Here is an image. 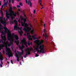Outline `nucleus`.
<instances>
[{
	"label": "nucleus",
	"mask_w": 76,
	"mask_h": 76,
	"mask_svg": "<svg viewBox=\"0 0 76 76\" xmlns=\"http://www.w3.org/2000/svg\"><path fill=\"white\" fill-rule=\"evenodd\" d=\"M37 53H39V52H40V50H39V49H38L37 50Z\"/></svg>",
	"instance_id": "37"
},
{
	"label": "nucleus",
	"mask_w": 76,
	"mask_h": 76,
	"mask_svg": "<svg viewBox=\"0 0 76 76\" xmlns=\"http://www.w3.org/2000/svg\"><path fill=\"white\" fill-rule=\"evenodd\" d=\"M4 14L3 12L1 14V17H0V23L1 22V23H2L3 24H4V26H6V22L5 21H4L2 19L3 18ZM4 27L2 25H1L0 23V31H2V29H3Z\"/></svg>",
	"instance_id": "3"
},
{
	"label": "nucleus",
	"mask_w": 76,
	"mask_h": 76,
	"mask_svg": "<svg viewBox=\"0 0 76 76\" xmlns=\"http://www.w3.org/2000/svg\"><path fill=\"white\" fill-rule=\"evenodd\" d=\"M5 12H6V17H7L6 20H8V19L10 17L9 15H10V13L8 12V10H6Z\"/></svg>",
	"instance_id": "11"
},
{
	"label": "nucleus",
	"mask_w": 76,
	"mask_h": 76,
	"mask_svg": "<svg viewBox=\"0 0 76 76\" xmlns=\"http://www.w3.org/2000/svg\"><path fill=\"white\" fill-rule=\"evenodd\" d=\"M1 52H0V57H1Z\"/></svg>",
	"instance_id": "52"
},
{
	"label": "nucleus",
	"mask_w": 76,
	"mask_h": 76,
	"mask_svg": "<svg viewBox=\"0 0 76 76\" xmlns=\"http://www.w3.org/2000/svg\"><path fill=\"white\" fill-rule=\"evenodd\" d=\"M10 50H11L10 48H7L6 49V51L7 52L9 58H10V56H13V54H12V52H9Z\"/></svg>",
	"instance_id": "7"
},
{
	"label": "nucleus",
	"mask_w": 76,
	"mask_h": 76,
	"mask_svg": "<svg viewBox=\"0 0 76 76\" xmlns=\"http://www.w3.org/2000/svg\"><path fill=\"white\" fill-rule=\"evenodd\" d=\"M12 8L11 6L10 8V9H9V12H10V13H11V12H12Z\"/></svg>",
	"instance_id": "17"
},
{
	"label": "nucleus",
	"mask_w": 76,
	"mask_h": 76,
	"mask_svg": "<svg viewBox=\"0 0 76 76\" xmlns=\"http://www.w3.org/2000/svg\"><path fill=\"white\" fill-rule=\"evenodd\" d=\"M29 2L30 3V0H28V4H29Z\"/></svg>",
	"instance_id": "43"
},
{
	"label": "nucleus",
	"mask_w": 76,
	"mask_h": 76,
	"mask_svg": "<svg viewBox=\"0 0 76 76\" xmlns=\"http://www.w3.org/2000/svg\"><path fill=\"white\" fill-rule=\"evenodd\" d=\"M21 58H22V59H23V56H21Z\"/></svg>",
	"instance_id": "56"
},
{
	"label": "nucleus",
	"mask_w": 76,
	"mask_h": 76,
	"mask_svg": "<svg viewBox=\"0 0 76 76\" xmlns=\"http://www.w3.org/2000/svg\"><path fill=\"white\" fill-rule=\"evenodd\" d=\"M20 18H21V21L24 20V23L22 21L21 22L22 26L24 27V28H23V30L25 31L26 33L27 31H30L31 30V27H27V26H28V25L27 23H25L26 21V18H24L22 15L20 16Z\"/></svg>",
	"instance_id": "1"
},
{
	"label": "nucleus",
	"mask_w": 76,
	"mask_h": 76,
	"mask_svg": "<svg viewBox=\"0 0 76 76\" xmlns=\"http://www.w3.org/2000/svg\"><path fill=\"white\" fill-rule=\"evenodd\" d=\"M4 4H3V5H2V7H1V9L2 10H3V7H4Z\"/></svg>",
	"instance_id": "28"
},
{
	"label": "nucleus",
	"mask_w": 76,
	"mask_h": 76,
	"mask_svg": "<svg viewBox=\"0 0 76 76\" xmlns=\"http://www.w3.org/2000/svg\"><path fill=\"white\" fill-rule=\"evenodd\" d=\"M39 55H38V54H37L36 53V57H37V56H39Z\"/></svg>",
	"instance_id": "36"
},
{
	"label": "nucleus",
	"mask_w": 76,
	"mask_h": 76,
	"mask_svg": "<svg viewBox=\"0 0 76 76\" xmlns=\"http://www.w3.org/2000/svg\"><path fill=\"white\" fill-rule=\"evenodd\" d=\"M33 52H35V50H34V51H33Z\"/></svg>",
	"instance_id": "59"
},
{
	"label": "nucleus",
	"mask_w": 76,
	"mask_h": 76,
	"mask_svg": "<svg viewBox=\"0 0 76 76\" xmlns=\"http://www.w3.org/2000/svg\"><path fill=\"white\" fill-rule=\"evenodd\" d=\"M18 11H20V8H18Z\"/></svg>",
	"instance_id": "53"
},
{
	"label": "nucleus",
	"mask_w": 76,
	"mask_h": 76,
	"mask_svg": "<svg viewBox=\"0 0 76 76\" xmlns=\"http://www.w3.org/2000/svg\"><path fill=\"white\" fill-rule=\"evenodd\" d=\"M39 2L40 3H42V0H39Z\"/></svg>",
	"instance_id": "35"
},
{
	"label": "nucleus",
	"mask_w": 76,
	"mask_h": 76,
	"mask_svg": "<svg viewBox=\"0 0 76 76\" xmlns=\"http://www.w3.org/2000/svg\"><path fill=\"white\" fill-rule=\"evenodd\" d=\"M4 1H5H5H6V0H4Z\"/></svg>",
	"instance_id": "62"
},
{
	"label": "nucleus",
	"mask_w": 76,
	"mask_h": 76,
	"mask_svg": "<svg viewBox=\"0 0 76 76\" xmlns=\"http://www.w3.org/2000/svg\"><path fill=\"white\" fill-rule=\"evenodd\" d=\"M40 5H41V6H42V5L41 3H40Z\"/></svg>",
	"instance_id": "51"
},
{
	"label": "nucleus",
	"mask_w": 76,
	"mask_h": 76,
	"mask_svg": "<svg viewBox=\"0 0 76 76\" xmlns=\"http://www.w3.org/2000/svg\"><path fill=\"white\" fill-rule=\"evenodd\" d=\"M17 1H20V0H17Z\"/></svg>",
	"instance_id": "60"
},
{
	"label": "nucleus",
	"mask_w": 76,
	"mask_h": 76,
	"mask_svg": "<svg viewBox=\"0 0 76 76\" xmlns=\"http://www.w3.org/2000/svg\"><path fill=\"white\" fill-rule=\"evenodd\" d=\"M33 49L32 48H27L25 50V51L26 52V56L27 55H30V50H33Z\"/></svg>",
	"instance_id": "6"
},
{
	"label": "nucleus",
	"mask_w": 76,
	"mask_h": 76,
	"mask_svg": "<svg viewBox=\"0 0 76 76\" xmlns=\"http://www.w3.org/2000/svg\"><path fill=\"white\" fill-rule=\"evenodd\" d=\"M7 3H6V2H5V3H4V6H7Z\"/></svg>",
	"instance_id": "26"
},
{
	"label": "nucleus",
	"mask_w": 76,
	"mask_h": 76,
	"mask_svg": "<svg viewBox=\"0 0 76 76\" xmlns=\"http://www.w3.org/2000/svg\"><path fill=\"white\" fill-rule=\"evenodd\" d=\"M17 57V61H18V62H19V61H20V59H19L18 58V57Z\"/></svg>",
	"instance_id": "30"
},
{
	"label": "nucleus",
	"mask_w": 76,
	"mask_h": 76,
	"mask_svg": "<svg viewBox=\"0 0 76 76\" xmlns=\"http://www.w3.org/2000/svg\"><path fill=\"white\" fill-rule=\"evenodd\" d=\"M36 36V34H35L34 35L32 36V37L33 38V39L34 40H35V39H38V37H35Z\"/></svg>",
	"instance_id": "16"
},
{
	"label": "nucleus",
	"mask_w": 76,
	"mask_h": 76,
	"mask_svg": "<svg viewBox=\"0 0 76 76\" xmlns=\"http://www.w3.org/2000/svg\"><path fill=\"white\" fill-rule=\"evenodd\" d=\"M9 0V2H8V4H10L11 0Z\"/></svg>",
	"instance_id": "33"
},
{
	"label": "nucleus",
	"mask_w": 76,
	"mask_h": 76,
	"mask_svg": "<svg viewBox=\"0 0 76 76\" xmlns=\"http://www.w3.org/2000/svg\"><path fill=\"white\" fill-rule=\"evenodd\" d=\"M1 1H0V6H1Z\"/></svg>",
	"instance_id": "47"
},
{
	"label": "nucleus",
	"mask_w": 76,
	"mask_h": 76,
	"mask_svg": "<svg viewBox=\"0 0 76 76\" xmlns=\"http://www.w3.org/2000/svg\"><path fill=\"white\" fill-rule=\"evenodd\" d=\"M14 21L15 23V24L14 26V30H16V29L17 28L18 24L17 23V20H14Z\"/></svg>",
	"instance_id": "10"
},
{
	"label": "nucleus",
	"mask_w": 76,
	"mask_h": 76,
	"mask_svg": "<svg viewBox=\"0 0 76 76\" xmlns=\"http://www.w3.org/2000/svg\"><path fill=\"white\" fill-rule=\"evenodd\" d=\"M1 64H2V65H3V61H1Z\"/></svg>",
	"instance_id": "48"
},
{
	"label": "nucleus",
	"mask_w": 76,
	"mask_h": 76,
	"mask_svg": "<svg viewBox=\"0 0 76 76\" xmlns=\"http://www.w3.org/2000/svg\"><path fill=\"white\" fill-rule=\"evenodd\" d=\"M10 32L9 33H8L7 36L8 40H10V42L9 43L8 41H7V42H5V43L8 46H12V45H13V43L14 42V37H13L12 34H10Z\"/></svg>",
	"instance_id": "2"
},
{
	"label": "nucleus",
	"mask_w": 76,
	"mask_h": 76,
	"mask_svg": "<svg viewBox=\"0 0 76 76\" xmlns=\"http://www.w3.org/2000/svg\"><path fill=\"white\" fill-rule=\"evenodd\" d=\"M7 64H9V61H7Z\"/></svg>",
	"instance_id": "54"
},
{
	"label": "nucleus",
	"mask_w": 76,
	"mask_h": 76,
	"mask_svg": "<svg viewBox=\"0 0 76 76\" xmlns=\"http://www.w3.org/2000/svg\"><path fill=\"white\" fill-rule=\"evenodd\" d=\"M11 63L13 64V61L12 60H11Z\"/></svg>",
	"instance_id": "42"
},
{
	"label": "nucleus",
	"mask_w": 76,
	"mask_h": 76,
	"mask_svg": "<svg viewBox=\"0 0 76 76\" xmlns=\"http://www.w3.org/2000/svg\"><path fill=\"white\" fill-rule=\"evenodd\" d=\"M21 42L23 44H24L25 45H26V42L25 38H23V40H21Z\"/></svg>",
	"instance_id": "14"
},
{
	"label": "nucleus",
	"mask_w": 76,
	"mask_h": 76,
	"mask_svg": "<svg viewBox=\"0 0 76 76\" xmlns=\"http://www.w3.org/2000/svg\"><path fill=\"white\" fill-rule=\"evenodd\" d=\"M1 14L2 13H3L1 8Z\"/></svg>",
	"instance_id": "34"
},
{
	"label": "nucleus",
	"mask_w": 76,
	"mask_h": 76,
	"mask_svg": "<svg viewBox=\"0 0 76 76\" xmlns=\"http://www.w3.org/2000/svg\"><path fill=\"white\" fill-rule=\"evenodd\" d=\"M3 53H4V54H5V52L4 50H3Z\"/></svg>",
	"instance_id": "46"
},
{
	"label": "nucleus",
	"mask_w": 76,
	"mask_h": 76,
	"mask_svg": "<svg viewBox=\"0 0 76 76\" xmlns=\"http://www.w3.org/2000/svg\"><path fill=\"white\" fill-rule=\"evenodd\" d=\"M15 56H16V57H17L18 58V59H19V56L17 53H15Z\"/></svg>",
	"instance_id": "18"
},
{
	"label": "nucleus",
	"mask_w": 76,
	"mask_h": 76,
	"mask_svg": "<svg viewBox=\"0 0 76 76\" xmlns=\"http://www.w3.org/2000/svg\"><path fill=\"white\" fill-rule=\"evenodd\" d=\"M19 49H20L21 50V55L23 54V48H24V46H23V44H22L21 46H20V45H19Z\"/></svg>",
	"instance_id": "9"
},
{
	"label": "nucleus",
	"mask_w": 76,
	"mask_h": 76,
	"mask_svg": "<svg viewBox=\"0 0 76 76\" xmlns=\"http://www.w3.org/2000/svg\"><path fill=\"white\" fill-rule=\"evenodd\" d=\"M8 5H9V7H10H10L11 6V4H8Z\"/></svg>",
	"instance_id": "38"
},
{
	"label": "nucleus",
	"mask_w": 76,
	"mask_h": 76,
	"mask_svg": "<svg viewBox=\"0 0 76 76\" xmlns=\"http://www.w3.org/2000/svg\"><path fill=\"white\" fill-rule=\"evenodd\" d=\"M13 15L14 16H16V13H15L14 11H12L10 13V16L11 17V19L13 20Z\"/></svg>",
	"instance_id": "8"
},
{
	"label": "nucleus",
	"mask_w": 76,
	"mask_h": 76,
	"mask_svg": "<svg viewBox=\"0 0 76 76\" xmlns=\"http://www.w3.org/2000/svg\"><path fill=\"white\" fill-rule=\"evenodd\" d=\"M17 52H18V53L19 54L20 56H21V55H22L21 52V53L19 52V51H17Z\"/></svg>",
	"instance_id": "21"
},
{
	"label": "nucleus",
	"mask_w": 76,
	"mask_h": 76,
	"mask_svg": "<svg viewBox=\"0 0 76 76\" xmlns=\"http://www.w3.org/2000/svg\"><path fill=\"white\" fill-rule=\"evenodd\" d=\"M20 64L21 65V62H20Z\"/></svg>",
	"instance_id": "63"
},
{
	"label": "nucleus",
	"mask_w": 76,
	"mask_h": 76,
	"mask_svg": "<svg viewBox=\"0 0 76 76\" xmlns=\"http://www.w3.org/2000/svg\"><path fill=\"white\" fill-rule=\"evenodd\" d=\"M0 58L1 61H3V57L2 56V55H1V57Z\"/></svg>",
	"instance_id": "20"
},
{
	"label": "nucleus",
	"mask_w": 76,
	"mask_h": 76,
	"mask_svg": "<svg viewBox=\"0 0 76 76\" xmlns=\"http://www.w3.org/2000/svg\"><path fill=\"white\" fill-rule=\"evenodd\" d=\"M28 45H30L31 44V45H32V42H30H30H28Z\"/></svg>",
	"instance_id": "23"
},
{
	"label": "nucleus",
	"mask_w": 76,
	"mask_h": 76,
	"mask_svg": "<svg viewBox=\"0 0 76 76\" xmlns=\"http://www.w3.org/2000/svg\"><path fill=\"white\" fill-rule=\"evenodd\" d=\"M40 44V43H38L37 46V48H35V50H37L38 49H40V52H42L43 53H44L45 52V50L44 49V46L43 45H40L39 46Z\"/></svg>",
	"instance_id": "4"
},
{
	"label": "nucleus",
	"mask_w": 76,
	"mask_h": 76,
	"mask_svg": "<svg viewBox=\"0 0 76 76\" xmlns=\"http://www.w3.org/2000/svg\"><path fill=\"white\" fill-rule=\"evenodd\" d=\"M32 4L31 2L30 1V6L32 7Z\"/></svg>",
	"instance_id": "24"
},
{
	"label": "nucleus",
	"mask_w": 76,
	"mask_h": 76,
	"mask_svg": "<svg viewBox=\"0 0 76 76\" xmlns=\"http://www.w3.org/2000/svg\"><path fill=\"white\" fill-rule=\"evenodd\" d=\"M0 65L1 66V67H3V66L2 65V64H1V63L0 64Z\"/></svg>",
	"instance_id": "44"
},
{
	"label": "nucleus",
	"mask_w": 76,
	"mask_h": 76,
	"mask_svg": "<svg viewBox=\"0 0 76 76\" xmlns=\"http://www.w3.org/2000/svg\"><path fill=\"white\" fill-rule=\"evenodd\" d=\"M31 33H33L34 32L33 30H31Z\"/></svg>",
	"instance_id": "40"
},
{
	"label": "nucleus",
	"mask_w": 76,
	"mask_h": 76,
	"mask_svg": "<svg viewBox=\"0 0 76 76\" xmlns=\"http://www.w3.org/2000/svg\"><path fill=\"white\" fill-rule=\"evenodd\" d=\"M39 42V40H35L34 41V42L36 43H38Z\"/></svg>",
	"instance_id": "22"
},
{
	"label": "nucleus",
	"mask_w": 76,
	"mask_h": 76,
	"mask_svg": "<svg viewBox=\"0 0 76 76\" xmlns=\"http://www.w3.org/2000/svg\"><path fill=\"white\" fill-rule=\"evenodd\" d=\"M1 38H2V40H4V42H5V41L7 40L6 36H3L2 34H1Z\"/></svg>",
	"instance_id": "15"
},
{
	"label": "nucleus",
	"mask_w": 76,
	"mask_h": 76,
	"mask_svg": "<svg viewBox=\"0 0 76 76\" xmlns=\"http://www.w3.org/2000/svg\"><path fill=\"white\" fill-rule=\"evenodd\" d=\"M26 3H28V1L27 0H26Z\"/></svg>",
	"instance_id": "49"
},
{
	"label": "nucleus",
	"mask_w": 76,
	"mask_h": 76,
	"mask_svg": "<svg viewBox=\"0 0 76 76\" xmlns=\"http://www.w3.org/2000/svg\"><path fill=\"white\" fill-rule=\"evenodd\" d=\"M19 4H20V5L21 6H23V4L22 3H21V2H19Z\"/></svg>",
	"instance_id": "25"
},
{
	"label": "nucleus",
	"mask_w": 76,
	"mask_h": 76,
	"mask_svg": "<svg viewBox=\"0 0 76 76\" xmlns=\"http://www.w3.org/2000/svg\"><path fill=\"white\" fill-rule=\"evenodd\" d=\"M33 13H34V14L35 13H36V10H34Z\"/></svg>",
	"instance_id": "39"
},
{
	"label": "nucleus",
	"mask_w": 76,
	"mask_h": 76,
	"mask_svg": "<svg viewBox=\"0 0 76 76\" xmlns=\"http://www.w3.org/2000/svg\"><path fill=\"white\" fill-rule=\"evenodd\" d=\"M12 35L13 37L14 36V38H15V39L17 40V41L15 40V42L16 43V44L17 45H18L19 42V40H18V39H19L17 35H15L14 33H12Z\"/></svg>",
	"instance_id": "5"
},
{
	"label": "nucleus",
	"mask_w": 76,
	"mask_h": 76,
	"mask_svg": "<svg viewBox=\"0 0 76 76\" xmlns=\"http://www.w3.org/2000/svg\"><path fill=\"white\" fill-rule=\"evenodd\" d=\"M4 29H5V32H6L7 33H10V30H8V28H7L6 27H4Z\"/></svg>",
	"instance_id": "12"
},
{
	"label": "nucleus",
	"mask_w": 76,
	"mask_h": 76,
	"mask_svg": "<svg viewBox=\"0 0 76 76\" xmlns=\"http://www.w3.org/2000/svg\"><path fill=\"white\" fill-rule=\"evenodd\" d=\"M22 27H18V29L20 30V31L19 32V34L20 35V36H22V34L23 31L22 30Z\"/></svg>",
	"instance_id": "13"
},
{
	"label": "nucleus",
	"mask_w": 76,
	"mask_h": 76,
	"mask_svg": "<svg viewBox=\"0 0 76 76\" xmlns=\"http://www.w3.org/2000/svg\"><path fill=\"white\" fill-rule=\"evenodd\" d=\"M32 38H31V37H29L28 39L29 40H32Z\"/></svg>",
	"instance_id": "31"
},
{
	"label": "nucleus",
	"mask_w": 76,
	"mask_h": 76,
	"mask_svg": "<svg viewBox=\"0 0 76 76\" xmlns=\"http://www.w3.org/2000/svg\"><path fill=\"white\" fill-rule=\"evenodd\" d=\"M17 8H20V5H17Z\"/></svg>",
	"instance_id": "27"
},
{
	"label": "nucleus",
	"mask_w": 76,
	"mask_h": 76,
	"mask_svg": "<svg viewBox=\"0 0 76 76\" xmlns=\"http://www.w3.org/2000/svg\"><path fill=\"white\" fill-rule=\"evenodd\" d=\"M1 47L0 46V50H1Z\"/></svg>",
	"instance_id": "57"
},
{
	"label": "nucleus",
	"mask_w": 76,
	"mask_h": 76,
	"mask_svg": "<svg viewBox=\"0 0 76 76\" xmlns=\"http://www.w3.org/2000/svg\"><path fill=\"white\" fill-rule=\"evenodd\" d=\"M45 26V24H44V28Z\"/></svg>",
	"instance_id": "55"
},
{
	"label": "nucleus",
	"mask_w": 76,
	"mask_h": 76,
	"mask_svg": "<svg viewBox=\"0 0 76 76\" xmlns=\"http://www.w3.org/2000/svg\"><path fill=\"white\" fill-rule=\"evenodd\" d=\"M43 42H44L43 40H41V43H40V44H41L42 43H43Z\"/></svg>",
	"instance_id": "29"
},
{
	"label": "nucleus",
	"mask_w": 76,
	"mask_h": 76,
	"mask_svg": "<svg viewBox=\"0 0 76 76\" xmlns=\"http://www.w3.org/2000/svg\"><path fill=\"white\" fill-rule=\"evenodd\" d=\"M45 39H46L48 37V36L46 34H45Z\"/></svg>",
	"instance_id": "32"
},
{
	"label": "nucleus",
	"mask_w": 76,
	"mask_h": 76,
	"mask_svg": "<svg viewBox=\"0 0 76 76\" xmlns=\"http://www.w3.org/2000/svg\"><path fill=\"white\" fill-rule=\"evenodd\" d=\"M43 9V7H42V8H41V9Z\"/></svg>",
	"instance_id": "64"
},
{
	"label": "nucleus",
	"mask_w": 76,
	"mask_h": 76,
	"mask_svg": "<svg viewBox=\"0 0 76 76\" xmlns=\"http://www.w3.org/2000/svg\"><path fill=\"white\" fill-rule=\"evenodd\" d=\"M12 4H14V0H12Z\"/></svg>",
	"instance_id": "41"
},
{
	"label": "nucleus",
	"mask_w": 76,
	"mask_h": 76,
	"mask_svg": "<svg viewBox=\"0 0 76 76\" xmlns=\"http://www.w3.org/2000/svg\"><path fill=\"white\" fill-rule=\"evenodd\" d=\"M11 23H13V21H12L11 22Z\"/></svg>",
	"instance_id": "58"
},
{
	"label": "nucleus",
	"mask_w": 76,
	"mask_h": 76,
	"mask_svg": "<svg viewBox=\"0 0 76 76\" xmlns=\"http://www.w3.org/2000/svg\"><path fill=\"white\" fill-rule=\"evenodd\" d=\"M24 58H26V55L24 56Z\"/></svg>",
	"instance_id": "50"
},
{
	"label": "nucleus",
	"mask_w": 76,
	"mask_h": 76,
	"mask_svg": "<svg viewBox=\"0 0 76 76\" xmlns=\"http://www.w3.org/2000/svg\"><path fill=\"white\" fill-rule=\"evenodd\" d=\"M7 3H8V0H7Z\"/></svg>",
	"instance_id": "61"
},
{
	"label": "nucleus",
	"mask_w": 76,
	"mask_h": 76,
	"mask_svg": "<svg viewBox=\"0 0 76 76\" xmlns=\"http://www.w3.org/2000/svg\"><path fill=\"white\" fill-rule=\"evenodd\" d=\"M18 22H19V23H21V21H20V19H19L18 20Z\"/></svg>",
	"instance_id": "45"
},
{
	"label": "nucleus",
	"mask_w": 76,
	"mask_h": 76,
	"mask_svg": "<svg viewBox=\"0 0 76 76\" xmlns=\"http://www.w3.org/2000/svg\"><path fill=\"white\" fill-rule=\"evenodd\" d=\"M29 33L28 32L27 33V37L28 38V39H29V37H31V35H29Z\"/></svg>",
	"instance_id": "19"
}]
</instances>
